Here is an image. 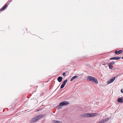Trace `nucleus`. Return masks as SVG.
<instances>
[{"mask_svg": "<svg viewBox=\"0 0 123 123\" xmlns=\"http://www.w3.org/2000/svg\"><path fill=\"white\" fill-rule=\"evenodd\" d=\"M44 116V115H40L32 118L30 120V122L31 123H34Z\"/></svg>", "mask_w": 123, "mask_h": 123, "instance_id": "obj_1", "label": "nucleus"}, {"mask_svg": "<svg viewBox=\"0 0 123 123\" xmlns=\"http://www.w3.org/2000/svg\"><path fill=\"white\" fill-rule=\"evenodd\" d=\"M69 103L68 101H64L61 102L59 105L57 106V109H60L62 108V106L66 105H68Z\"/></svg>", "mask_w": 123, "mask_h": 123, "instance_id": "obj_2", "label": "nucleus"}, {"mask_svg": "<svg viewBox=\"0 0 123 123\" xmlns=\"http://www.w3.org/2000/svg\"><path fill=\"white\" fill-rule=\"evenodd\" d=\"M81 117H92V113H86L81 115Z\"/></svg>", "mask_w": 123, "mask_h": 123, "instance_id": "obj_3", "label": "nucleus"}, {"mask_svg": "<svg viewBox=\"0 0 123 123\" xmlns=\"http://www.w3.org/2000/svg\"><path fill=\"white\" fill-rule=\"evenodd\" d=\"M68 82L67 80H64L62 82L60 87L61 89H62L65 86L66 84Z\"/></svg>", "mask_w": 123, "mask_h": 123, "instance_id": "obj_4", "label": "nucleus"}, {"mask_svg": "<svg viewBox=\"0 0 123 123\" xmlns=\"http://www.w3.org/2000/svg\"><path fill=\"white\" fill-rule=\"evenodd\" d=\"M115 78H116L115 77H114V78H112V79H111L109 80L107 82V83L108 84H109L115 80Z\"/></svg>", "mask_w": 123, "mask_h": 123, "instance_id": "obj_5", "label": "nucleus"}, {"mask_svg": "<svg viewBox=\"0 0 123 123\" xmlns=\"http://www.w3.org/2000/svg\"><path fill=\"white\" fill-rule=\"evenodd\" d=\"M121 57H112L110 59V60H119L121 58Z\"/></svg>", "mask_w": 123, "mask_h": 123, "instance_id": "obj_6", "label": "nucleus"}, {"mask_svg": "<svg viewBox=\"0 0 123 123\" xmlns=\"http://www.w3.org/2000/svg\"><path fill=\"white\" fill-rule=\"evenodd\" d=\"M7 4L6 3L5 5L2 7L0 9V11H3L7 6Z\"/></svg>", "mask_w": 123, "mask_h": 123, "instance_id": "obj_7", "label": "nucleus"}, {"mask_svg": "<svg viewBox=\"0 0 123 123\" xmlns=\"http://www.w3.org/2000/svg\"><path fill=\"white\" fill-rule=\"evenodd\" d=\"M63 79L62 77L60 76L58 77L57 79V80L59 82H61Z\"/></svg>", "mask_w": 123, "mask_h": 123, "instance_id": "obj_8", "label": "nucleus"}, {"mask_svg": "<svg viewBox=\"0 0 123 123\" xmlns=\"http://www.w3.org/2000/svg\"><path fill=\"white\" fill-rule=\"evenodd\" d=\"M93 82H94L95 84H97L98 81L94 77H93Z\"/></svg>", "mask_w": 123, "mask_h": 123, "instance_id": "obj_9", "label": "nucleus"}, {"mask_svg": "<svg viewBox=\"0 0 123 123\" xmlns=\"http://www.w3.org/2000/svg\"><path fill=\"white\" fill-rule=\"evenodd\" d=\"M118 101L120 103H123V98H119L118 99Z\"/></svg>", "mask_w": 123, "mask_h": 123, "instance_id": "obj_10", "label": "nucleus"}, {"mask_svg": "<svg viewBox=\"0 0 123 123\" xmlns=\"http://www.w3.org/2000/svg\"><path fill=\"white\" fill-rule=\"evenodd\" d=\"M78 77V76L77 75H75L74 76H73L71 79L70 81H72L73 80L75 79V78Z\"/></svg>", "mask_w": 123, "mask_h": 123, "instance_id": "obj_11", "label": "nucleus"}, {"mask_svg": "<svg viewBox=\"0 0 123 123\" xmlns=\"http://www.w3.org/2000/svg\"><path fill=\"white\" fill-rule=\"evenodd\" d=\"M87 80L92 81V76H89L87 78Z\"/></svg>", "mask_w": 123, "mask_h": 123, "instance_id": "obj_12", "label": "nucleus"}, {"mask_svg": "<svg viewBox=\"0 0 123 123\" xmlns=\"http://www.w3.org/2000/svg\"><path fill=\"white\" fill-rule=\"evenodd\" d=\"M98 113H93V117L97 116L99 115Z\"/></svg>", "mask_w": 123, "mask_h": 123, "instance_id": "obj_13", "label": "nucleus"}, {"mask_svg": "<svg viewBox=\"0 0 123 123\" xmlns=\"http://www.w3.org/2000/svg\"><path fill=\"white\" fill-rule=\"evenodd\" d=\"M53 123H62V122L61 121H57L54 120L53 121Z\"/></svg>", "mask_w": 123, "mask_h": 123, "instance_id": "obj_14", "label": "nucleus"}, {"mask_svg": "<svg viewBox=\"0 0 123 123\" xmlns=\"http://www.w3.org/2000/svg\"><path fill=\"white\" fill-rule=\"evenodd\" d=\"M109 68L110 69L113 70V66H112V65L109 64Z\"/></svg>", "mask_w": 123, "mask_h": 123, "instance_id": "obj_15", "label": "nucleus"}, {"mask_svg": "<svg viewBox=\"0 0 123 123\" xmlns=\"http://www.w3.org/2000/svg\"><path fill=\"white\" fill-rule=\"evenodd\" d=\"M115 64V62L114 61H113V62H112L110 63H109V65H113L114 64Z\"/></svg>", "mask_w": 123, "mask_h": 123, "instance_id": "obj_16", "label": "nucleus"}, {"mask_svg": "<svg viewBox=\"0 0 123 123\" xmlns=\"http://www.w3.org/2000/svg\"><path fill=\"white\" fill-rule=\"evenodd\" d=\"M123 52V51L122 50H120L118 51V54H120L122 53Z\"/></svg>", "mask_w": 123, "mask_h": 123, "instance_id": "obj_17", "label": "nucleus"}, {"mask_svg": "<svg viewBox=\"0 0 123 123\" xmlns=\"http://www.w3.org/2000/svg\"><path fill=\"white\" fill-rule=\"evenodd\" d=\"M12 0H9V1L6 3L8 5H9L10 3L11 2Z\"/></svg>", "mask_w": 123, "mask_h": 123, "instance_id": "obj_18", "label": "nucleus"}, {"mask_svg": "<svg viewBox=\"0 0 123 123\" xmlns=\"http://www.w3.org/2000/svg\"><path fill=\"white\" fill-rule=\"evenodd\" d=\"M105 122L104 120H102L99 122V123H104Z\"/></svg>", "mask_w": 123, "mask_h": 123, "instance_id": "obj_19", "label": "nucleus"}, {"mask_svg": "<svg viewBox=\"0 0 123 123\" xmlns=\"http://www.w3.org/2000/svg\"><path fill=\"white\" fill-rule=\"evenodd\" d=\"M42 108L39 109H37V110L36 111H40L42 109Z\"/></svg>", "mask_w": 123, "mask_h": 123, "instance_id": "obj_20", "label": "nucleus"}, {"mask_svg": "<svg viewBox=\"0 0 123 123\" xmlns=\"http://www.w3.org/2000/svg\"><path fill=\"white\" fill-rule=\"evenodd\" d=\"M115 53L116 54H117V55H118V51L117 50H116L115 51Z\"/></svg>", "mask_w": 123, "mask_h": 123, "instance_id": "obj_21", "label": "nucleus"}, {"mask_svg": "<svg viewBox=\"0 0 123 123\" xmlns=\"http://www.w3.org/2000/svg\"><path fill=\"white\" fill-rule=\"evenodd\" d=\"M108 120V118H107L106 119H104V120L105 122L106 121H107Z\"/></svg>", "mask_w": 123, "mask_h": 123, "instance_id": "obj_22", "label": "nucleus"}, {"mask_svg": "<svg viewBox=\"0 0 123 123\" xmlns=\"http://www.w3.org/2000/svg\"><path fill=\"white\" fill-rule=\"evenodd\" d=\"M63 76H65L66 75V74H65V73H63Z\"/></svg>", "mask_w": 123, "mask_h": 123, "instance_id": "obj_23", "label": "nucleus"}, {"mask_svg": "<svg viewBox=\"0 0 123 123\" xmlns=\"http://www.w3.org/2000/svg\"><path fill=\"white\" fill-rule=\"evenodd\" d=\"M121 92L122 93H123V89H121Z\"/></svg>", "mask_w": 123, "mask_h": 123, "instance_id": "obj_24", "label": "nucleus"}, {"mask_svg": "<svg viewBox=\"0 0 123 123\" xmlns=\"http://www.w3.org/2000/svg\"><path fill=\"white\" fill-rule=\"evenodd\" d=\"M122 59H123V56L122 57Z\"/></svg>", "mask_w": 123, "mask_h": 123, "instance_id": "obj_25", "label": "nucleus"}, {"mask_svg": "<svg viewBox=\"0 0 123 123\" xmlns=\"http://www.w3.org/2000/svg\"><path fill=\"white\" fill-rule=\"evenodd\" d=\"M58 87H57V89H58Z\"/></svg>", "mask_w": 123, "mask_h": 123, "instance_id": "obj_26", "label": "nucleus"}]
</instances>
